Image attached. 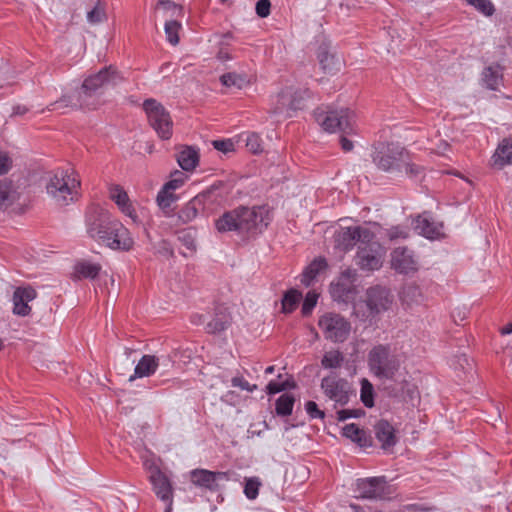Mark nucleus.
<instances>
[{"label":"nucleus","instance_id":"nucleus-25","mask_svg":"<svg viewBox=\"0 0 512 512\" xmlns=\"http://www.w3.org/2000/svg\"><path fill=\"white\" fill-rule=\"evenodd\" d=\"M294 94H297L294 87H286L282 89L273 101L270 112L276 115L286 113L288 117H291V114L289 113V111H291L289 100Z\"/></svg>","mask_w":512,"mask_h":512},{"label":"nucleus","instance_id":"nucleus-45","mask_svg":"<svg viewBox=\"0 0 512 512\" xmlns=\"http://www.w3.org/2000/svg\"><path fill=\"white\" fill-rule=\"evenodd\" d=\"M181 29V23L176 20H169L165 23V34L168 42L171 45H177L179 43L178 33Z\"/></svg>","mask_w":512,"mask_h":512},{"label":"nucleus","instance_id":"nucleus-20","mask_svg":"<svg viewBox=\"0 0 512 512\" xmlns=\"http://www.w3.org/2000/svg\"><path fill=\"white\" fill-rule=\"evenodd\" d=\"M414 228L424 237L434 239L442 235L443 225L435 222L428 214L423 213L415 220Z\"/></svg>","mask_w":512,"mask_h":512},{"label":"nucleus","instance_id":"nucleus-31","mask_svg":"<svg viewBox=\"0 0 512 512\" xmlns=\"http://www.w3.org/2000/svg\"><path fill=\"white\" fill-rule=\"evenodd\" d=\"M328 264L325 258L318 257L314 259L303 271L301 283L309 286L316 276L327 268Z\"/></svg>","mask_w":512,"mask_h":512},{"label":"nucleus","instance_id":"nucleus-41","mask_svg":"<svg viewBox=\"0 0 512 512\" xmlns=\"http://www.w3.org/2000/svg\"><path fill=\"white\" fill-rule=\"evenodd\" d=\"M301 298V292L295 289L289 290L282 299V311L291 313L297 307Z\"/></svg>","mask_w":512,"mask_h":512},{"label":"nucleus","instance_id":"nucleus-50","mask_svg":"<svg viewBox=\"0 0 512 512\" xmlns=\"http://www.w3.org/2000/svg\"><path fill=\"white\" fill-rule=\"evenodd\" d=\"M246 147L252 153H259L263 150L262 148V140L260 136L256 133H247L245 139Z\"/></svg>","mask_w":512,"mask_h":512},{"label":"nucleus","instance_id":"nucleus-3","mask_svg":"<svg viewBox=\"0 0 512 512\" xmlns=\"http://www.w3.org/2000/svg\"><path fill=\"white\" fill-rule=\"evenodd\" d=\"M80 181L75 173L59 169L50 177L46 190L59 206H66L77 199Z\"/></svg>","mask_w":512,"mask_h":512},{"label":"nucleus","instance_id":"nucleus-11","mask_svg":"<svg viewBox=\"0 0 512 512\" xmlns=\"http://www.w3.org/2000/svg\"><path fill=\"white\" fill-rule=\"evenodd\" d=\"M113 220L114 218L107 210L96 206L91 207L86 215L87 233L102 244L103 240L110 239L107 238V233L109 229H113V227H109Z\"/></svg>","mask_w":512,"mask_h":512},{"label":"nucleus","instance_id":"nucleus-1","mask_svg":"<svg viewBox=\"0 0 512 512\" xmlns=\"http://www.w3.org/2000/svg\"><path fill=\"white\" fill-rule=\"evenodd\" d=\"M267 210L264 207H238L225 212L215 221V228L218 232L229 231L249 232L253 229L266 227Z\"/></svg>","mask_w":512,"mask_h":512},{"label":"nucleus","instance_id":"nucleus-53","mask_svg":"<svg viewBox=\"0 0 512 512\" xmlns=\"http://www.w3.org/2000/svg\"><path fill=\"white\" fill-rule=\"evenodd\" d=\"M158 6L162 7L165 11H171V16H181L183 9L171 0H158Z\"/></svg>","mask_w":512,"mask_h":512},{"label":"nucleus","instance_id":"nucleus-43","mask_svg":"<svg viewBox=\"0 0 512 512\" xmlns=\"http://www.w3.org/2000/svg\"><path fill=\"white\" fill-rule=\"evenodd\" d=\"M220 81L226 87H235L237 89H242L248 84L246 77L236 73L223 74L220 77Z\"/></svg>","mask_w":512,"mask_h":512},{"label":"nucleus","instance_id":"nucleus-40","mask_svg":"<svg viewBox=\"0 0 512 512\" xmlns=\"http://www.w3.org/2000/svg\"><path fill=\"white\" fill-rule=\"evenodd\" d=\"M361 389H360V399L361 402L364 404L367 408H372L374 406V387L372 383L366 379L363 378L361 380Z\"/></svg>","mask_w":512,"mask_h":512},{"label":"nucleus","instance_id":"nucleus-37","mask_svg":"<svg viewBox=\"0 0 512 512\" xmlns=\"http://www.w3.org/2000/svg\"><path fill=\"white\" fill-rule=\"evenodd\" d=\"M101 266L99 264L91 263L88 261L78 262L75 266V271L79 277L94 279L100 272Z\"/></svg>","mask_w":512,"mask_h":512},{"label":"nucleus","instance_id":"nucleus-15","mask_svg":"<svg viewBox=\"0 0 512 512\" xmlns=\"http://www.w3.org/2000/svg\"><path fill=\"white\" fill-rule=\"evenodd\" d=\"M109 227H113V229H109L107 233V238L110 239L103 240L102 244L113 250H131L134 245V240L131 237L129 230L115 218Z\"/></svg>","mask_w":512,"mask_h":512},{"label":"nucleus","instance_id":"nucleus-59","mask_svg":"<svg viewBox=\"0 0 512 512\" xmlns=\"http://www.w3.org/2000/svg\"><path fill=\"white\" fill-rule=\"evenodd\" d=\"M12 167V160L5 152H0V175L6 174Z\"/></svg>","mask_w":512,"mask_h":512},{"label":"nucleus","instance_id":"nucleus-4","mask_svg":"<svg viewBox=\"0 0 512 512\" xmlns=\"http://www.w3.org/2000/svg\"><path fill=\"white\" fill-rule=\"evenodd\" d=\"M122 81V77L112 66L101 69L98 73L87 77L79 91V101L81 105H86L88 109L96 106L94 97L101 94L102 88L109 85H116Z\"/></svg>","mask_w":512,"mask_h":512},{"label":"nucleus","instance_id":"nucleus-47","mask_svg":"<svg viewBox=\"0 0 512 512\" xmlns=\"http://www.w3.org/2000/svg\"><path fill=\"white\" fill-rule=\"evenodd\" d=\"M196 232L192 229H185L178 232V240L190 251L196 249Z\"/></svg>","mask_w":512,"mask_h":512},{"label":"nucleus","instance_id":"nucleus-24","mask_svg":"<svg viewBox=\"0 0 512 512\" xmlns=\"http://www.w3.org/2000/svg\"><path fill=\"white\" fill-rule=\"evenodd\" d=\"M176 159L184 171H192L199 163V151L193 146H181Z\"/></svg>","mask_w":512,"mask_h":512},{"label":"nucleus","instance_id":"nucleus-55","mask_svg":"<svg viewBox=\"0 0 512 512\" xmlns=\"http://www.w3.org/2000/svg\"><path fill=\"white\" fill-rule=\"evenodd\" d=\"M305 409L312 419H323L325 417L324 411L320 410L314 401H308L305 404Z\"/></svg>","mask_w":512,"mask_h":512},{"label":"nucleus","instance_id":"nucleus-57","mask_svg":"<svg viewBox=\"0 0 512 512\" xmlns=\"http://www.w3.org/2000/svg\"><path fill=\"white\" fill-rule=\"evenodd\" d=\"M261 482H245L244 493L248 499H255L259 493Z\"/></svg>","mask_w":512,"mask_h":512},{"label":"nucleus","instance_id":"nucleus-26","mask_svg":"<svg viewBox=\"0 0 512 512\" xmlns=\"http://www.w3.org/2000/svg\"><path fill=\"white\" fill-rule=\"evenodd\" d=\"M231 324V316L225 308H217L211 321L205 327L207 333H220Z\"/></svg>","mask_w":512,"mask_h":512},{"label":"nucleus","instance_id":"nucleus-21","mask_svg":"<svg viewBox=\"0 0 512 512\" xmlns=\"http://www.w3.org/2000/svg\"><path fill=\"white\" fill-rule=\"evenodd\" d=\"M206 197L205 193H201L187 202L178 212V221L181 224L193 221L197 217L199 210L204 207Z\"/></svg>","mask_w":512,"mask_h":512},{"label":"nucleus","instance_id":"nucleus-58","mask_svg":"<svg viewBox=\"0 0 512 512\" xmlns=\"http://www.w3.org/2000/svg\"><path fill=\"white\" fill-rule=\"evenodd\" d=\"M213 147L223 153H227L234 150V143L230 140H214L212 142Z\"/></svg>","mask_w":512,"mask_h":512},{"label":"nucleus","instance_id":"nucleus-2","mask_svg":"<svg viewBox=\"0 0 512 512\" xmlns=\"http://www.w3.org/2000/svg\"><path fill=\"white\" fill-rule=\"evenodd\" d=\"M374 164L385 172H404L409 177L420 174L421 168L412 162L410 153L396 143H389L376 150L372 156Z\"/></svg>","mask_w":512,"mask_h":512},{"label":"nucleus","instance_id":"nucleus-9","mask_svg":"<svg viewBox=\"0 0 512 512\" xmlns=\"http://www.w3.org/2000/svg\"><path fill=\"white\" fill-rule=\"evenodd\" d=\"M320 388L326 398L334 402V406H345L354 395L351 383L336 374L325 376L321 380Z\"/></svg>","mask_w":512,"mask_h":512},{"label":"nucleus","instance_id":"nucleus-51","mask_svg":"<svg viewBox=\"0 0 512 512\" xmlns=\"http://www.w3.org/2000/svg\"><path fill=\"white\" fill-rule=\"evenodd\" d=\"M224 475L225 473H215L205 469H195L191 471V477L193 478V480H215L217 476L223 477Z\"/></svg>","mask_w":512,"mask_h":512},{"label":"nucleus","instance_id":"nucleus-42","mask_svg":"<svg viewBox=\"0 0 512 512\" xmlns=\"http://www.w3.org/2000/svg\"><path fill=\"white\" fill-rule=\"evenodd\" d=\"M401 298L407 304L419 303L422 299V293L417 285L408 284L403 288Z\"/></svg>","mask_w":512,"mask_h":512},{"label":"nucleus","instance_id":"nucleus-52","mask_svg":"<svg viewBox=\"0 0 512 512\" xmlns=\"http://www.w3.org/2000/svg\"><path fill=\"white\" fill-rule=\"evenodd\" d=\"M317 300V293L310 291L306 294V297L302 305V314L304 316H307L312 312L313 308L316 306Z\"/></svg>","mask_w":512,"mask_h":512},{"label":"nucleus","instance_id":"nucleus-28","mask_svg":"<svg viewBox=\"0 0 512 512\" xmlns=\"http://www.w3.org/2000/svg\"><path fill=\"white\" fill-rule=\"evenodd\" d=\"M343 436L356 442L360 447H370L372 445V439L365 430L360 429L356 424L351 423L343 427Z\"/></svg>","mask_w":512,"mask_h":512},{"label":"nucleus","instance_id":"nucleus-60","mask_svg":"<svg viewBox=\"0 0 512 512\" xmlns=\"http://www.w3.org/2000/svg\"><path fill=\"white\" fill-rule=\"evenodd\" d=\"M231 383L233 387H238L246 391H253L256 388L255 385L251 387L249 382L246 381L243 377H233Z\"/></svg>","mask_w":512,"mask_h":512},{"label":"nucleus","instance_id":"nucleus-23","mask_svg":"<svg viewBox=\"0 0 512 512\" xmlns=\"http://www.w3.org/2000/svg\"><path fill=\"white\" fill-rule=\"evenodd\" d=\"M512 164V137L503 139L491 158V165L497 169H502L506 165Z\"/></svg>","mask_w":512,"mask_h":512},{"label":"nucleus","instance_id":"nucleus-29","mask_svg":"<svg viewBox=\"0 0 512 512\" xmlns=\"http://www.w3.org/2000/svg\"><path fill=\"white\" fill-rule=\"evenodd\" d=\"M18 198L19 194L13 183L7 179L0 180V211L6 210Z\"/></svg>","mask_w":512,"mask_h":512},{"label":"nucleus","instance_id":"nucleus-64","mask_svg":"<svg viewBox=\"0 0 512 512\" xmlns=\"http://www.w3.org/2000/svg\"><path fill=\"white\" fill-rule=\"evenodd\" d=\"M450 145L447 141L440 140L439 144L436 147L437 153L441 155H446V152L448 151Z\"/></svg>","mask_w":512,"mask_h":512},{"label":"nucleus","instance_id":"nucleus-27","mask_svg":"<svg viewBox=\"0 0 512 512\" xmlns=\"http://www.w3.org/2000/svg\"><path fill=\"white\" fill-rule=\"evenodd\" d=\"M159 365V359L154 355H144L135 367L134 375L129 378L133 381L135 378L148 377L152 375Z\"/></svg>","mask_w":512,"mask_h":512},{"label":"nucleus","instance_id":"nucleus-56","mask_svg":"<svg viewBox=\"0 0 512 512\" xmlns=\"http://www.w3.org/2000/svg\"><path fill=\"white\" fill-rule=\"evenodd\" d=\"M271 3L269 0H258L256 3V13L259 17L265 18L270 14Z\"/></svg>","mask_w":512,"mask_h":512},{"label":"nucleus","instance_id":"nucleus-8","mask_svg":"<svg viewBox=\"0 0 512 512\" xmlns=\"http://www.w3.org/2000/svg\"><path fill=\"white\" fill-rule=\"evenodd\" d=\"M324 338L334 343H343L351 332L350 322L342 315L334 312L323 314L318 320Z\"/></svg>","mask_w":512,"mask_h":512},{"label":"nucleus","instance_id":"nucleus-39","mask_svg":"<svg viewBox=\"0 0 512 512\" xmlns=\"http://www.w3.org/2000/svg\"><path fill=\"white\" fill-rule=\"evenodd\" d=\"M343 361L344 356L339 350H330L324 354L321 365L325 369H334L341 367Z\"/></svg>","mask_w":512,"mask_h":512},{"label":"nucleus","instance_id":"nucleus-49","mask_svg":"<svg viewBox=\"0 0 512 512\" xmlns=\"http://www.w3.org/2000/svg\"><path fill=\"white\" fill-rule=\"evenodd\" d=\"M144 468L149 473L148 480H168L162 475V472L155 461L145 460Z\"/></svg>","mask_w":512,"mask_h":512},{"label":"nucleus","instance_id":"nucleus-6","mask_svg":"<svg viewBox=\"0 0 512 512\" xmlns=\"http://www.w3.org/2000/svg\"><path fill=\"white\" fill-rule=\"evenodd\" d=\"M314 116L316 122L327 132L351 134L354 131V113L348 108L328 111L317 109Z\"/></svg>","mask_w":512,"mask_h":512},{"label":"nucleus","instance_id":"nucleus-19","mask_svg":"<svg viewBox=\"0 0 512 512\" xmlns=\"http://www.w3.org/2000/svg\"><path fill=\"white\" fill-rule=\"evenodd\" d=\"M376 439L381 443V448L388 450L397 443L395 429L387 420L381 419L374 425Z\"/></svg>","mask_w":512,"mask_h":512},{"label":"nucleus","instance_id":"nucleus-7","mask_svg":"<svg viewBox=\"0 0 512 512\" xmlns=\"http://www.w3.org/2000/svg\"><path fill=\"white\" fill-rule=\"evenodd\" d=\"M143 109L150 126L161 139L168 140L172 136L173 122L169 112L157 100L150 98L143 102Z\"/></svg>","mask_w":512,"mask_h":512},{"label":"nucleus","instance_id":"nucleus-44","mask_svg":"<svg viewBox=\"0 0 512 512\" xmlns=\"http://www.w3.org/2000/svg\"><path fill=\"white\" fill-rule=\"evenodd\" d=\"M297 94H294L289 100L291 111L302 109L305 106V102L310 98V91L308 89L295 88Z\"/></svg>","mask_w":512,"mask_h":512},{"label":"nucleus","instance_id":"nucleus-17","mask_svg":"<svg viewBox=\"0 0 512 512\" xmlns=\"http://www.w3.org/2000/svg\"><path fill=\"white\" fill-rule=\"evenodd\" d=\"M36 291L31 287H19L13 293V313L19 316L29 315L28 303L36 298Z\"/></svg>","mask_w":512,"mask_h":512},{"label":"nucleus","instance_id":"nucleus-62","mask_svg":"<svg viewBox=\"0 0 512 512\" xmlns=\"http://www.w3.org/2000/svg\"><path fill=\"white\" fill-rule=\"evenodd\" d=\"M400 512H432L430 509H425L416 504L406 505L400 508Z\"/></svg>","mask_w":512,"mask_h":512},{"label":"nucleus","instance_id":"nucleus-32","mask_svg":"<svg viewBox=\"0 0 512 512\" xmlns=\"http://www.w3.org/2000/svg\"><path fill=\"white\" fill-rule=\"evenodd\" d=\"M503 79L500 65H491L482 72V81L490 90H497Z\"/></svg>","mask_w":512,"mask_h":512},{"label":"nucleus","instance_id":"nucleus-61","mask_svg":"<svg viewBox=\"0 0 512 512\" xmlns=\"http://www.w3.org/2000/svg\"><path fill=\"white\" fill-rule=\"evenodd\" d=\"M288 382L278 383L275 381H270L267 385L268 394H276L286 389Z\"/></svg>","mask_w":512,"mask_h":512},{"label":"nucleus","instance_id":"nucleus-33","mask_svg":"<svg viewBox=\"0 0 512 512\" xmlns=\"http://www.w3.org/2000/svg\"><path fill=\"white\" fill-rule=\"evenodd\" d=\"M187 179V175L181 171L176 170L171 174V179L163 186L162 190L157 195V202L159 205H163V196L165 193L169 191H173L181 187L185 180Z\"/></svg>","mask_w":512,"mask_h":512},{"label":"nucleus","instance_id":"nucleus-38","mask_svg":"<svg viewBox=\"0 0 512 512\" xmlns=\"http://www.w3.org/2000/svg\"><path fill=\"white\" fill-rule=\"evenodd\" d=\"M106 19V4L97 0L95 6L87 12V20L90 24L95 25L104 22Z\"/></svg>","mask_w":512,"mask_h":512},{"label":"nucleus","instance_id":"nucleus-34","mask_svg":"<svg viewBox=\"0 0 512 512\" xmlns=\"http://www.w3.org/2000/svg\"><path fill=\"white\" fill-rule=\"evenodd\" d=\"M153 490L157 497L162 501L167 502V507L164 512L172 511V486L171 482H152Z\"/></svg>","mask_w":512,"mask_h":512},{"label":"nucleus","instance_id":"nucleus-46","mask_svg":"<svg viewBox=\"0 0 512 512\" xmlns=\"http://www.w3.org/2000/svg\"><path fill=\"white\" fill-rule=\"evenodd\" d=\"M409 232L408 226L396 225L386 229L385 235L390 241H396L408 238Z\"/></svg>","mask_w":512,"mask_h":512},{"label":"nucleus","instance_id":"nucleus-14","mask_svg":"<svg viewBox=\"0 0 512 512\" xmlns=\"http://www.w3.org/2000/svg\"><path fill=\"white\" fill-rule=\"evenodd\" d=\"M393 302V296L389 289L382 286H373L366 291L365 303L370 316L387 311Z\"/></svg>","mask_w":512,"mask_h":512},{"label":"nucleus","instance_id":"nucleus-16","mask_svg":"<svg viewBox=\"0 0 512 512\" xmlns=\"http://www.w3.org/2000/svg\"><path fill=\"white\" fill-rule=\"evenodd\" d=\"M317 58L321 69L329 74H335L340 71L342 58L337 54L330 43H322L317 50Z\"/></svg>","mask_w":512,"mask_h":512},{"label":"nucleus","instance_id":"nucleus-10","mask_svg":"<svg viewBox=\"0 0 512 512\" xmlns=\"http://www.w3.org/2000/svg\"><path fill=\"white\" fill-rule=\"evenodd\" d=\"M374 238V233L366 227H341L334 233V247L340 252L351 250L357 242L368 243Z\"/></svg>","mask_w":512,"mask_h":512},{"label":"nucleus","instance_id":"nucleus-13","mask_svg":"<svg viewBox=\"0 0 512 512\" xmlns=\"http://www.w3.org/2000/svg\"><path fill=\"white\" fill-rule=\"evenodd\" d=\"M356 264L365 271L379 270L383 264V254L380 244L372 240L359 246L356 255Z\"/></svg>","mask_w":512,"mask_h":512},{"label":"nucleus","instance_id":"nucleus-48","mask_svg":"<svg viewBox=\"0 0 512 512\" xmlns=\"http://www.w3.org/2000/svg\"><path fill=\"white\" fill-rule=\"evenodd\" d=\"M466 2L485 16H491L495 11L490 0H466Z\"/></svg>","mask_w":512,"mask_h":512},{"label":"nucleus","instance_id":"nucleus-63","mask_svg":"<svg viewBox=\"0 0 512 512\" xmlns=\"http://www.w3.org/2000/svg\"><path fill=\"white\" fill-rule=\"evenodd\" d=\"M340 144H341V148L345 151V152H349L353 149V143L352 141H350L349 139H347L346 137L342 136L341 139H340Z\"/></svg>","mask_w":512,"mask_h":512},{"label":"nucleus","instance_id":"nucleus-12","mask_svg":"<svg viewBox=\"0 0 512 512\" xmlns=\"http://www.w3.org/2000/svg\"><path fill=\"white\" fill-rule=\"evenodd\" d=\"M355 498L371 500H388L395 493V488L388 482H354Z\"/></svg>","mask_w":512,"mask_h":512},{"label":"nucleus","instance_id":"nucleus-30","mask_svg":"<svg viewBox=\"0 0 512 512\" xmlns=\"http://www.w3.org/2000/svg\"><path fill=\"white\" fill-rule=\"evenodd\" d=\"M330 293L335 301L348 303L355 295V288L351 284L342 281L330 285Z\"/></svg>","mask_w":512,"mask_h":512},{"label":"nucleus","instance_id":"nucleus-22","mask_svg":"<svg viewBox=\"0 0 512 512\" xmlns=\"http://www.w3.org/2000/svg\"><path fill=\"white\" fill-rule=\"evenodd\" d=\"M109 195L119 209L134 222L137 220V215L130 202L127 192L120 185H113L109 189Z\"/></svg>","mask_w":512,"mask_h":512},{"label":"nucleus","instance_id":"nucleus-54","mask_svg":"<svg viewBox=\"0 0 512 512\" xmlns=\"http://www.w3.org/2000/svg\"><path fill=\"white\" fill-rule=\"evenodd\" d=\"M364 414L362 409H343L337 411V420L345 421L349 418H358Z\"/></svg>","mask_w":512,"mask_h":512},{"label":"nucleus","instance_id":"nucleus-35","mask_svg":"<svg viewBox=\"0 0 512 512\" xmlns=\"http://www.w3.org/2000/svg\"><path fill=\"white\" fill-rule=\"evenodd\" d=\"M87 108L86 105H81L79 101V92L76 96L65 94L59 100L51 103L47 109L49 111H54L61 108Z\"/></svg>","mask_w":512,"mask_h":512},{"label":"nucleus","instance_id":"nucleus-18","mask_svg":"<svg viewBox=\"0 0 512 512\" xmlns=\"http://www.w3.org/2000/svg\"><path fill=\"white\" fill-rule=\"evenodd\" d=\"M391 266L399 273H408L416 269L412 253L406 247H398L392 251Z\"/></svg>","mask_w":512,"mask_h":512},{"label":"nucleus","instance_id":"nucleus-36","mask_svg":"<svg viewBox=\"0 0 512 512\" xmlns=\"http://www.w3.org/2000/svg\"><path fill=\"white\" fill-rule=\"evenodd\" d=\"M295 398L293 395L282 394L275 403V410L279 416H289L292 413Z\"/></svg>","mask_w":512,"mask_h":512},{"label":"nucleus","instance_id":"nucleus-5","mask_svg":"<svg viewBox=\"0 0 512 512\" xmlns=\"http://www.w3.org/2000/svg\"><path fill=\"white\" fill-rule=\"evenodd\" d=\"M372 373L381 379H393L400 368L399 356L386 345L375 346L368 355Z\"/></svg>","mask_w":512,"mask_h":512}]
</instances>
